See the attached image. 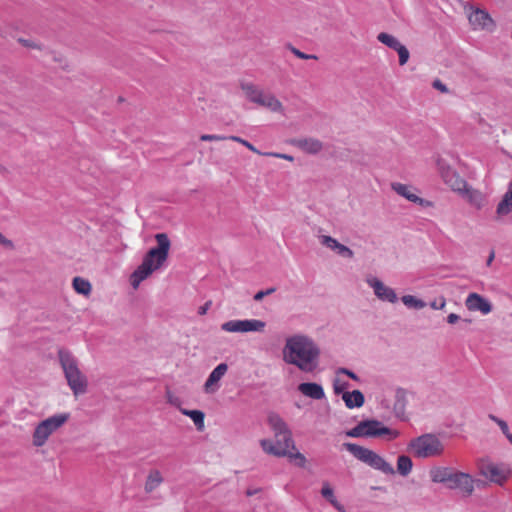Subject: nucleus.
Returning <instances> with one entry per match:
<instances>
[{
    "instance_id": "obj_1",
    "label": "nucleus",
    "mask_w": 512,
    "mask_h": 512,
    "mask_svg": "<svg viewBox=\"0 0 512 512\" xmlns=\"http://www.w3.org/2000/svg\"><path fill=\"white\" fill-rule=\"evenodd\" d=\"M268 424L274 433L275 442L269 439L260 440L262 450L276 457H288L299 467H304L306 457L296 450L292 433L284 420L276 413L268 415Z\"/></svg>"
},
{
    "instance_id": "obj_2",
    "label": "nucleus",
    "mask_w": 512,
    "mask_h": 512,
    "mask_svg": "<svg viewBox=\"0 0 512 512\" xmlns=\"http://www.w3.org/2000/svg\"><path fill=\"white\" fill-rule=\"evenodd\" d=\"M320 350L314 341L301 334L286 339L283 359L304 372H312L318 365Z\"/></svg>"
},
{
    "instance_id": "obj_3",
    "label": "nucleus",
    "mask_w": 512,
    "mask_h": 512,
    "mask_svg": "<svg viewBox=\"0 0 512 512\" xmlns=\"http://www.w3.org/2000/svg\"><path fill=\"white\" fill-rule=\"evenodd\" d=\"M157 246L151 248L143 258L142 263L130 277L131 285L137 289L142 281L158 270L168 259L171 242L166 233L155 235Z\"/></svg>"
},
{
    "instance_id": "obj_4",
    "label": "nucleus",
    "mask_w": 512,
    "mask_h": 512,
    "mask_svg": "<svg viewBox=\"0 0 512 512\" xmlns=\"http://www.w3.org/2000/svg\"><path fill=\"white\" fill-rule=\"evenodd\" d=\"M58 358L67 384L75 396L87 391L88 381L78 366L77 359L71 352L59 349Z\"/></svg>"
},
{
    "instance_id": "obj_5",
    "label": "nucleus",
    "mask_w": 512,
    "mask_h": 512,
    "mask_svg": "<svg viewBox=\"0 0 512 512\" xmlns=\"http://www.w3.org/2000/svg\"><path fill=\"white\" fill-rule=\"evenodd\" d=\"M399 431L384 426L378 420H364L359 422L354 428L347 431L346 435L349 437H371L383 438L387 441H392L399 436Z\"/></svg>"
},
{
    "instance_id": "obj_6",
    "label": "nucleus",
    "mask_w": 512,
    "mask_h": 512,
    "mask_svg": "<svg viewBox=\"0 0 512 512\" xmlns=\"http://www.w3.org/2000/svg\"><path fill=\"white\" fill-rule=\"evenodd\" d=\"M344 447L359 461L367 464L375 470H379L384 474H394V468L382 456L354 443H345Z\"/></svg>"
},
{
    "instance_id": "obj_7",
    "label": "nucleus",
    "mask_w": 512,
    "mask_h": 512,
    "mask_svg": "<svg viewBox=\"0 0 512 512\" xmlns=\"http://www.w3.org/2000/svg\"><path fill=\"white\" fill-rule=\"evenodd\" d=\"M69 419V414H56L38 423L32 435V444L35 447H42L49 437L60 429Z\"/></svg>"
},
{
    "instance_id": "obj_8",
    "label": "nucleus",
    "mask_w": 512,
    "mask_h": 512,
    "mask_svg": "<svg viewBox=\"0 0 512 512\" xmlns=\"http://www.w3.org/2000/svg\"><path fill=\"white\" fill-rule=\"evenodd\" d=\"M409 449L415 457L429 458L439 456L443 452V444L438 437L424 434L409 443Z\"/></svg>"
},
{
    "instance_id": "obj_9",
    "label": "nucleus",
    "mask_w": 512,
    "mask_h": 512,
    "mask_svg": "<svg viewBox=\"0 0 512 512\" xmlns=\"http://www.w3.org/2000/svg\"><path fill=\"white\" fill-rule=\"evenodd\" d=\"M437 168L445 184L455 193L459 194L468 185L466 180L443 159L437 160Z\"/></svg>"
},
{
    "instance_id": "obj_10",
    "label": "nucleus",
    "mask_w": 512,
    "mask_h": 512,
    "mask_svg": "<svg viewBox=\"0 0 512 512\" xmlns=\"http://www.w3.org/2000/svg\"><path fill=\"white\" fill-rule=\"evenodd\" d=\"M266 323L259 319L230 320L221 325V329L229 333L263 332Z\"/></svg>"
},
{
    "instance_id": "obj_11",
    "label": "nucleus",
    "mask_w": 512,
    "mask_h": 512,
    "mask_svg": "<svg viewBox=\"0 0 512 512\" xmlns=\"http://www.w3.org/2000/svg\"><path fill=\"white\" fill-rule=\"evenodd\" d=\"M479 468L482 476L499 485L505 483L511 473L506 465L491 461H482Z\"/></svg>"
},
{
    "instance_id": "obj_12",
    "label": "nucleus",
    "mask_w": 512,
    "mask_h": 512,
    "mask_svg": "<svg viewBox=\"0 0 512 512\" xmlns=\"http://www.w3.org/2000/svg\"><path fill=\"white\" fill-rule=\"evenodd\" d=\"M450 489H459L465 496H469L474 491V482L470 475L465 473H452L447 484Z\"/></svg>"
},
{
    "instance_id": "obj_13",
    "label": "nucleus",
    "mask_w": 512,
    "mask_h": 512,
    "mask_svg": "<svg viewBox=\"0 0 512 512\" xmlns=\"http://www.w3.org/2000/svg\"><path fill=\"white\" fill-rule=\"evenodd\" d=\"M469 22L475 30L493 31L495 23L491 16L484 10L475 9L469 14Z\"/></svg>"
},
{
    "instance_id": "obj_14",
    "label": "nucleus",
    "mask_w": 512,
    "mask_h": 512,
    "mask_svg": "<svg viewBox=\"0 0 512 512\" xmlns=\"http://www.w3.org/2000/svg\"><path fill=\"white\" fill-rule=\"evenodd\" d=\"M368 284L373 288L375 295L382 301L395 303L397 295L395 291L386 286L382 281L377 278H370L367 280Z\"/></svg>"
},
{
    "instance_id": "obj_15",
    "label": "nucleus",
    "mask_w": 512,
    "mask_h": 512,
    "mask_svg": "<svg viewBox=\"0 0 512 512\" xmlns=\"http://www.w3.org/2000/svg\"><path fill=\"white\" fill-rule=\"evenodd\" d=\"M465 305L469 311H480L482 314H488L492 310L491 304L477 293L469 294Z\"/></svg>"
},
{
    "instance_id": "obj_16",
    "label": "nucleus",
    "mask_w": 512,
    "mask_h": 512,
    "mask_svg": "<svg viewBox=\"0 0 512 512\" xmlns=\"http://www.w3.org/2000/svg\"><path fill=\"white\" fill-rule=\"evenodd\" d=\"M227 370L228 365L226 363H221L213 369V371L210 373L208 379L204 384V390L206 393H214L215 391H217L218 382L226 374Z\"/></svg>"
},
{
    "instance_id": "obj_17",
    "label": "nucleus",
    "mask_w": 512,
    "mask_h": 512,
    "mask_svg": "<svg viewBox=\"0 0 512 512\" xmlns=\"http://www.w3.org/2000/svg\"><path fill=\"white\" fill-rule=\"evenodd\" d=\"M320 242L322 245L326 246L327 248L336 251L339 255L347 258L353 257V251L348 248L347 246L339 243L336 239H334L331 236L322 235L320 237Z\"/></svg>"
},
{
    "instance_id": "obj_18",
    "label": "nucleus",
    "mask_w": 512,
    "mask_h": 512,
    "mask_svg": "<svg viewBox=\"0 0 512 512\" xmlns=\"http://www.w3.org/2000/svg\"><path fill=\"white\" fill-rule=\"evenodd\" d=\"M258 105L267 108L273 113L284 114L285 112L282 102L272 93H264Z\"/></svg>"
},
{
    "instance_id": "obj_19",
    "label": "nucleus",
    "mask_w": 512,
    "mask_h": 512,
    "mask_svg": "<svg viewBox=\"0 0 512 512\" xmlns=\"http://www.w3.org/2000/svg\"><path fill=\"white\" fill-rule=\"evenodd\" d=\"M460 196L465 198L472 206L477 209L482 208L484 205V196L483 194L476 189H473L467 185L463 191L459 193Z\"/></svg>"
},
{
    "instance_id": "obj_20",
    "label": "nucleus",
    "mask_w": 512,
    "mask_h": 512,
    "mask_svg": "<svg viewBox=\"0 0 512 512\" xmlns=\"http://www.w3.org/2000/svg\"><path fill=\"white\" fill-rule=\"evenodd\" d=\"M392 189L402 197L406 198L407 200L413 202V203H423V199L417 196L414 193V188L412 186L402 184V183H393Z\"/></svg>"
},
{
    "instance_id": "obj_21",
    "label": "nucleus",
    "mask_w": 512,
    "mask_h": 512,
    "mask_svg": "<svg viewBox=\"0 0 512 512\" xmlns=\"http://www.w3.org/2000/svg\"><path fill=\"white\" fill-rule=\"evenodd\" d=\"M298 390L305 396L312 399L320 400L325 394L321 385L317 383H301Z\"/></svg>"
},
{
    "instance_id": "obj_22",
    "label": "nucleus",
    "mask_w": 512,
    "mask_h": 512,
    "mask_svg": "<svg viewBox=\"0 0 512 512\" xmlns=\"http://www.w3.org/2000/svg\"><path fill=\"white\" fill-rule=\"evenodd\" d=\"M342 399L344 400L345 405L350 409L359 408L364 404V395L359 390L344 392Z\"/></svg>"
},
{
    "instance_id": "obj_23",
    "label": "nucleus",
    "mask_w": 512,
    "mask_h": 512,
    "mask_svg": "<svg viewBox=\"0 0 512 512\" xmlns=\"http://www.w3.org/2000/svg\"><path fill=\"white\" fill-rule=\"evenodd\" d=\"M296 143L298 148L310 154H316L323 148L322 142L314 138L300 139Z\"/></svg>"
},
{
    "instance_id": "obj_24",
    "label": "nucleus",
    "mask_w": 512,
    "mask_h": 512,
    "mask_svg": "<svg viewBox=\"0 0 512 512\" xmlns=\"http://www.w3.org/2000/svg\"><path fill=\"white\" fill-rule=\"evenodd\" d=\"M407 405V392L404 389H397L395 394L394 412L397 417L404 418Z\"/></svg>"
},
{
    "instance_id": "obj_25",
    "label": "nucleus",
    "mask_w": 512,
    "mask_h": 512,
    "mask_svg": "<svg viewBox=\"0 0 512 512\" xmlns=\"http://www.w3.org/2000/svg\"><path fill=\"white\" fill-rule=\"evenodd\" d=\"M496 212L501 216L512 212V181L509 183L506 193L504 194L502 200L499 202Z\"/></svg>"
},
{
    "instance_id": "obj_26",
    "label": "nucleus",
    "mask_w": 512,
    "mask_h": 512,
    "mask_svg": "<svg viewBox=\"0 0 512 512\" xmlns=\"http://www.w3.org/2000/svg\"><path fill=\"white\" fill-rule=\"evenodd\" d=\"M163 482L162 474L159 470L153 469L149 471V474L145 481V491L151 493L157 489Z\"/></svg>"
},
{
    "instance_id": "obj_27",
    "label": "nucleus",
    "mask_w": 512,
    "mask_h": 512,
    "mask_svg": "<svg viewBox=\"0 0 512 512\" xmlns=\"http://www.w3.org/2000/svg\"><path fill=\"white\" fill-rule=\"evenodd\" d=\"M242 90L245 93L246 97L253 103L259 104L261 98L264 95V91L259 89L257 86H255L252 83H244L242 85Z\"/></svg>"
},
{
    "instance_id": "obj_28",
    "label": "nucleus",
    "mask_w": 512,
    "mask_h": 512,
    "mask_svg": "<svg viewBox=\"0 0 512 512\" xmlns=\"http://www.w3.org/2000/svg\"><path fill=\"white\" fill-rule=\"evenodd\" d=\"M73 288L78 294L88 296L91 293V284L88 280L82 277H75L73 279Z\"/></svg>"
},
{
    "instance_id": "obj_29",
    "label": "nucleus",
    "mask_w": 512,
    "mask_h": 512,
    "mask_svg": "<svg viewBox=\"0 0 512 512\" xmlns=\"http://www.w3.org/2000/svg\"><path fill=\"white\" fill-rule=\"evenodd\" d=\"M452 472L446 468H436L431 471V480L435 483H447L450 480Z\"/></svg>"
},
{
    "instance_id": "obj_30",
    "label": "nucleus",
    "mask_w": 512,
    "mask_h": 512,
    "mask_svg": "<svg viewBox=\"0 0 512 512\" xmlns=\"http://www.w3.org/2000/svg\"><path fill=\"white\" fill-rule=\"evenodd\" d=\"M182 413L192 419L198 430H203L205 415L200 410H182Z\"/></svg>"
},
{
    "instance_id": "obj_31",
    "label": "nucleus",
    "mask_w": 512,
    "mask_h": 512,
    "mask_svg": "<svg viewBox=\"0 0 512 512\" xmlns=\"http://www.w3.org/2000/svg\"><path fill=\"white\" fill-rule=\"evenodd\" d=\"M412 466H413L412 460L408 456L401 455L398 457L397 471L399 472V474H401L403 476L408 475L412 470Z\"/></svg>"
},
{
    "instance_id": "obj_32",
    "label": "nucleus",
    "mask_w": 512,
    "mask_h": 512,
    "mask_svg": "<svg viewBox=\"0 0 512 512\" xmlns=\"http://www.w3.org/2000/svg\"><path fill=\"white\" fill-rule=\"evenodd\" d=\"M377 39L382 44H384L394 50H396L401 45V43L398 41L397 38H395L394 36H392L388 33H384V32L379 33L377 36Z\"/></svg>"
},
{
    "instance_id": "obj_33",
    "label": "nucleus",
    "mask_w": 512,
    "mask_h": 512,
    "mask_svg": "<svg viewBox=\"0 0 512 512\" xmlns=\"http://www.w3.org/2000/svg\"><path fill=\"white\" fill-rule=\"evenodd\" d=\"M403 304L409 308L422 309L426 306L425 302L412 295H405L401 298Z\"/></svg>"
},
{
    "instance_id": "obj_34",
    "label": "nucleus",
    "mask_w": 512,
    "mask_h": 512,
    "mask_svg": "<svg viewBox=\"0 0 512 512\" xmlns=\"http://www.w3.org/2000/svg\"><path fill=\"white\" fill-rule=\"evenodd\" d=\"M321 494L324 498H326L333 506L338 507V502L334 496L333 489L329 484H324L321 490Z\"/></svg>"
},
{
    "instance_id": "obj_35",
    "label": "nucleus",
    "mask_w": 512,
    "mask_h": 512,
    "mask_svg": "<svg viewBox=\"0 0 512 512\" xmlns=\"http://www.w3.org/2000/svg\"><path fill=\"white\" fill-rule=\"evenodd\" d=\"M396 51H397V53L399 55V64L401 66L405 65L408 62V59H409V51L402 44L396 49Z\"/></svg>"
},
{
    "instance_id": "obj_36",
    "label": "nucleus",
    "mask_w": 512,
    "mask_h": 512,
    "mask_svg": "<svg viewBox=\"0 0 512 512\" xmlns=\"http://www.w3.org/2000/svg\"><path fill=\"white\" fill-rule=\"evenodd\" d=\"M489 418L492 421H494L499 426V428L501 429L502 433L506 437L510 434L508 424L504 420H502V419H500V418H498V417H496L494 415H489Z\"/></svg>"
},
{
    "instance_id": "obj_37",
    "label": "nucleus",
    "mask_w": 512,
    "mask_h": 512,
    "mask_svg": "<svg viewBox=\"0 0 512 512\" xmlns=\"http://www.w3.org/2000/svg\"><path fill=\"white\" fill-rule=\"evenodd\" d=\"M333 388L335 394H340L348 388V383L346 381L341 380L339 376H337L334 380Z\"/></svg>"
},
{
    "instance_id": "obj_38",
    "label": "nucleus",
    "mask_w": 512,
    "mask_h": 512,
    "mask_svg": "<svg viewBox=\"0 0 512 512\" xmlns=\"http://www.w3.org/2000/svg\"><path fill=\"white\" fill-rule=\"evenodd\" d=\"M201 141H224L227 140L226 136L215 134H203L200 136Z\"/></svg>"
},
{
    "instance_id": "obj_39",
    "label": "nucleus",
    "mask_w": 512,
    "mask_h": 512,
    "mask_svg": "<svg viewBox=\"0 0 512 512\" xmlns=\"http://www.w3.org/2000/svg\"><path fill=\"white\" fill-rule=\"evenodd\" d=\"M276 291V288L272 287V288H268L266 290H261V291H258L255 295H254V300L255 301H261L265 296H268V295H271L272 293H274Z\"/></svg>"
},
{
    "instance_id": "obj_40",
    "label": "nucleus",
    "mask_w": 512,
    "mask_h": 512,
    "mask_svg": "<svg viewBox=\"0 0 512 512\" xmlns=\"http://www.w3.org/2000/svg\"><path fill=\"white\" fill-rule=\"evenodd\" d=\"M19 42L25 46V47H28V48H33V49H41L40 45L37 44L36 42L32 41V40H28V39H19Z\"/></svg>"
},
{
    "instance_id": "obj_41",
    "label": "nucleus",
    "mask_w": 512,
    "mask_h": 512,
    "mask_svg": "<svg viewBox=\"0 0 512 512\" xmlns=\"http://www.w3.org/2000/svg\"><path fill=\"white\" fill-rule=\"evenodd\" d=\"M292 52L296 57H298L300 59H317V57L315 55L305 54L296 48H292Z\"/></svg>"
},
{
    "instance_id": "obj_42",
    "label": "nucleus",
    "mask_w": 512,
    "mask_h": 512,
    "mask_svg": "<svg viewBox=\"0 0 512 512\" xmlns=\"http://www.w3.org/2000/svg\"><path fill=\"white\" fill-rule=\"evenodd\" d=\"M445 305H446V300L443 297H441L439 299V301H434L431 303V307L436 310H438V309L442 310L445 307Z\"/></svg>"
},
{
    "instance_id": "obj_43",
    "label": "nucleus",
    "mask_w": 512,
    "mask_h": 512,
    "mask_svg": "<svg viewBox=\"0 0 512 512\" xmlns=\"http://www.w3.org/2000/svg\"><path fill=\"white\" fill-rule=\"evenodd\" d=\"M211 305H212V301L208 300L204 305H202L198 308V314L200 316H204L210 309Z\"/></svg>"
},
{
    "instance_id": "obj_44",
    "label": "nucleus",
    "mask_w": 512,
    "mask_h": 512,
    "mask_svg": "<svg viewBox=\"0 0 512 512\" xmlns=\"http://www.w3.org/2000/svg\"><path fill=\"white\" fill-rule=\"evenodd\" d=\"M433 87L435 89L441 91L442 93H447L448 92V88L440 80H435L433 82Z\"/></svg>"
},
{
    "instance_id": "obj_45",
    "label": "nucleus",
    "mask_w": 512,
    "mask_h": 512,
    "mask_svg": "<svg viewBox=\"0 0 512 512\" xmlns=\"http://www.w3.org/2000/svg\"><path fill=\"white\" fill-rule=\"evenodd\" d=\"M264 155L272 156L280 159H285L288 161H293V157L287 154H281V153H265Z\"/></svg>"
},
{
    "instance_id": "obj_46",
    "label": "nucleus",
    "mask_w": 512,
    "mask_h": 512,
    "mask_svg": "<svg viewBox=\"0 0 512 512\" xmlns=\"http://www.w3.org/2000/svg\"><path fill=\"white\" fill-rule=\"evenodd\" d=\"M8 134V130L4 124L0 122V142L5 139Z\"/></svg>"
},
{
    "instance_id": "obj_47",
    "label": "nucleus",
    "mask_w": 512,
    "mask_h": 512,
    "mask_svg": "<svg viewBox=\"0 0 512 512\" xmlns=\"http://www.w3.org/2000/svg\"><path fill=\"white\" fill-rule=\"evenodd\" d=\"M243 146H245L250 151H252L256 154H261V152L259 150H257V148L254 145H252L250 142H248L247 140L245 142H243Z\"/></svg>"
},
{
    "instance_id": "obj_48",
    "label": "nucleus",
    "mask_w": 512,
    "mask_h": 512,
    "mask_svg": "<svg viewBox=\"0 0 512 512\" xmlns=\"http://www.w3.org/2000/svg\"><path fill=\"white\" fill-rule=\"evenodd\" d=\"M341 373L346 374V375H348L349 377H351L352 379L357 380V376H356V374H355V373H353L352 371H349V370H347V369L341 368V369H339L338 374H341Z\"/></svg>"
},
{
    "instance_id": "obj_49",
    "label": "nucleus",
    "mask_w": 512,
    "mask_h": 512,
    "mask_svg": "<svg viewBox=\"0 0 512 512\" xmlns=\"http://www.w3.org/2000/svg\"><path fill=\"white\" fill-rule=\"evenodd\" d=\"M458 320H459V316H458L457 314H455V313H451V314H449V315H448V317H447V321H448V323H450V324H454V323H456Z\"/></svg>"
},
{
    "instance_id": "obj_50",
    "label": "nucleus",
    "mask_w": 512,
    "mask_h": 512,
    "mask_svg": "<svg viewBox=\"0 0 512 512\" xmlns=\"http://www.w3.org/2000/svg\"><path fill=\"white\" fill-rule=\"evenodd\" d=\"M228 140H231V141H234V142H237V143H240L243 145V142H245L246 140L245 139H242L238 136H228L227 137Z\"/></svg>"
},
{
    "instance_id": "obj_51",
    "label": "nucleus",
    "mask_w": 512,
    "mask_h": 512,
    "mask_svg": "<svg viewBox=\"0 0 512 512\" xmlns=\"http://www.w3.org/2000/svg\"><path fill=\"white\" fill-rule=\"evenodd\" d=\"M256 492H257V490H254V491H252V490H247L246 494H247V496H252V495H254Z\"/></svg>"
},
{
    "instance_id": "obj_52",
    "label": "nucleus",
    "mask_w": 512,
    "mask_h": 512,
    "mask_svg": "<svg viewBox=\"0 0 512 512\" xmlns=\"http://www.w3.org/2000/svg\"><path fill=\"white\" fill-rule=\"evenodd\" d=\"M493 258H494V253H491V255L488 259V264H490L492 262Z\"/></svg>"
},
{
    "instance_id": "obj_53",
    "label": "nucleus",
    "mask_w": 512,
    "mask_h": 512,
    "mask_svg": "<svg viewBox=\"0 0 512 512\" xmlns=\"http://www.w3.org/2000/svg\"><path fill=\"white\" fill-rule=\"evenodd\" d=\"M506 438H507V439L509 440V442L512 444V434L510 433Z\"/></svg>"
}]
</instances>
